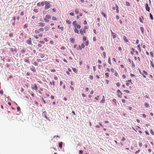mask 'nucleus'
Instances as JSON below:
<instances>
[{
    "instance_id": "obj_54",
    "label": "nucleus",
    "mask_w": 154,
    "mask_h": 154,
    "mask_svg": "<svg viewBox=\"0 0 154 154\" xmlns=\"http://www.w3.org/2000/svg\"><path fill=\"white\" fill-rule=\"evenodd\" d=\"M124 92H125L126 93H130L129 91L127 90H124Z\"/></svg>"
},
{
    "instance_id": "obj_35",
    "label": "nucleus",
    "mask_w": 154,
    "mask_h": 154,
    "mask_svg": "<svg viewBox=\"0 0 154 154\" xmlns=\"http://www.w3.org/2000/svg\"><path fill=\"white\" fill-rule=\"evenodd\" d=\"M126 5L127 6H130V5H131V4H130L129 3V2H127V1H126Z\"/></svg>"
},
{
    "instance_id": "obj_19",
    "label": "nucleus",
    "mask_w": 154,
    "mask_h": 154,
    "mask_svg": "<svg viewBox=\"0 0 154 154\" xmlns=\"http://www.w3.org/2000/svg\"><path fill=\"white\" fill-rule=\"evenodd\" d=\"M137 48L138 49L139 52H141V47H140V44H139V45H138L137 46Z\"/></svg>"
},
{
    "instance_id": "obj_55",
    "label": "nucleus",
    "mask_w": 154,
    "mask_h": 154,
    "mask_svg": "<svg viewBox=\"0 0 154 154\" xmlns=\"http://www.w3.org/2000/svg\"><path fill=\"white\" fill-rule=\"evenodd\" d=\"M33 11L35 13H37L38 12V10L36 9H34L33 10Z\"/></svg>"
},
{
    "instance_id": "obj_13",
    "label": "nucleus",
    "mask_w": 154,
    "mask_h": 154,
    "mask_svg": "<svg viewBox=\"0 0 154 154\" xmlns=\"http://www.w3.org/2000/svg\"><path fill=\"white\" fill-rule=\"evenodd\" d=\"M32 89H34L35 90H37L38 89L37 87L35 84H34L32 85Z\"/></svg>"
},
{
    "instance_id": "obj_5",
    "label": "nucleus",
    "mask_w": 154,
    "mask_h": 154,
    "mask_svg": "<svg viewBox=\"0 0 154 154\" xmlns=\"http://www.w3.org/2000/svg\"><path fill=\"white\" fill-rule=\"evenodd\" d=\"M26 42L27 44L29 45H31L32 44V41L31 38H29L28 39L26 40Z\"/></svg>"
},
{
    "instance_id": "obj_4",
    "label": "nucleus",
    "mask_w": 154,
    "mask_h": 154,
    "mask_svg": "<svg viewBox=\"0 0 154 154\" xmlns=\"http://www.w3.org/2000/svg\"><path fill=\"white\" fill-rule=\"evenodd\" d=\"M115 6H116L115 7L114 6H113L112 7V9L113 10H116L117 13H118L119 12V6L117 5V4H116L115 5Z\"/></svg>"
},
{
    "instance_id": "obj_17",
    "label": "nucleus",
    "mask_w": 154,
    "mask_h": 154,
    "mask_svg": "<svg viewBox=\"0 0 154 154\" xmlns=\"http://www.w3.org/2000/svg\"><path fill=\"white\" fill-rule=\"evenodd\" d=\"M38 56L41 58H43L45 57V55L43 54L39 53L38 54Z\"/></svg>"
},
{
    "instance_id": "obj_61",
    "label": "nucleus",
    "mask_w": 154,
    "mask_h": 154,
    "mask_svg": "<svg viewBox=\"0 0 154 154\" xmlns=\"http://www.w3.org/2000/svg\"><path fill=\"white\" fill-rule=\"evenodd\" d=\"M116 86L118 87H119L120 86V85L119 82H117L116 84Z\"/></svg>"
},
{
    "instance_id": "obj_34",
    "label": "nucleus",
    "mask_w": 154,
    "mask_h": 154,
    "mask_svg": "<svg viewBox=\"0 0 154 154\" xmlns=\"http://www.w3.org/2000/svg\"><path fill=\"white\" fill-rule=\"evenodd\" d=\"M26 52V50L24 48L22 49L21 51V52L22 54H24Z\"/></svg>"
},
{
    "instance_id": "obj_51",
    "label": "nucleus",
    "mask_w": 154,
    "mask_h": 154,
    "mask_svg": "<svg viewBox=\"0 0 154 154\" xmlns=\"http://www.w3.org/2000/svg\"><path fill=\"white\" fill-rule=\"evenodd\" d=\"M100 126H102V125L100 124H99V125H98L96 126V127L97 128H100Z\"/></svg>"
},
{
    "instance_id": "obj_8",
    "label": "nucleus",
    "mask_w": 154,
    "mask_h": 154,
    "mask_svg": "<svg viewBox=\"0 0 154 154\" xmlns=\"http://www.w3.org/2000/svg\"><path fill=\"white\" fill-rule=\"evenodd\" d=\"M85 45L83 43H82L81 45H79V49H78V48H77V49L78 50L79 49L80 50H82V48H85Z\"/></svg>"
},
{
    "instance_id": "obj_38",
    "label": "nucleus",
    "mask_w": 154,
    "mask_h": 154,
    "mask_svg": "<svg viewBox=\"0 0 154 154\" xmlns=\"http://www.w3.org/2000/svg\"><path fill=\"white\" fill-rule=\"evenodd\" d=\"M58 28L61 29L62 31H63V27L62 26H60V25H58Z\"/></svg>"
},
{
    "instance_id": "obj_47",
    "label": "nucleus",
    "mask_w": 154,
    "mask_h": 154,
    "mask_svg": "<svg viewBox=\"0 0 154 154\" xmlns=\"http://www.w3.org/2000/svg\"><path fill=\"white\" fill-rule=\"evenodd\" d=\"M150 55L151 56V57L153 58L154 57L153 52L152 51H151L150 52Z\"/></svg>"
},
{
    "instance_id": "obj_27",
    "label": "nucleus",
    "mask_w": 154,
    "mask_h": 154,
    "mask_svg": "<svg viewBox=\"0 0 154 154\" xmlns=\"http://www.w3.org/2000/svg\"><path fill=\"white\" fill-rule=\"evenodd\" d=\"M140 29L142 33L143 34L144 33V29L143 27H140Z\"/></svg>"
},
{
    "instance_id": "obj_18",
    "label": "nucleus",
    "mask_w": 154,
    "mask_h": 154,
    "mask_svg": "<svg viewBox=\"0 0 154 154\" xmlns=\"http://www.w3.org/2000/svg\"><path fill=\"white\" fill-rule=\"evenodd\" d=\"M144 105L146 108H149V104L147 103H144Z\"/></svg>"
},
{
    "instance_id": "obj_43",
    "label": "nucleus",
    "mask_w": 154,
    "mask_h": 154,
    "mask_svg": "<svg viewBox=\"0 0 154 154\" xmlns=\"http://www.w3.org/2000/svg\"><path fill=\"white\" fill-rule=\"evenodd\" d=\"M103 58H106V53L105 52H103Z\"/></svg>"
},
{
    "instance_id": "obj_23",
    "label": "nucleus",
    "mask_w": 154,
    "mask_h": 154,
    "mask_svg": "<svg viewBox=\"0 0 154 154\" xmlns=\"http://www.w3.org/2000/svg\"><path fill=\"white\" fill-rule=\"evenodd\" d=\"M52 82H50V84L51 85H53L54 86H55V82L54 80H52Z\"/></svg>"
},
{
    "instance_id": "obj_40",
    "label": "nucleus",
    "mask_w": 154,
    "mask_h": 154,
    "mask_svg": "<svg viewBox=\"0 0 154 154\" xmlns=\"http://www.w3.org/2000/svg\"><path fill=\"white\" fill-rule=\"evenodd\" d=\"M101 14L105 17L106 18L107 16L106 14H105L103 12H101Z\"/></svg>"
},
{
    "instance_id": "obj_42",
    "label": "nucleus",
    "mask_w": 154,
    "mask_h": 154,
    "mask_svg": "<svg viewBox=\"0 0 154 154\" xmlns=\"http://www.w3.org/2000/svg\"><path fill=\"white\" fill-rule=\"evenodd\" d=\"M110 71H111V72L112 73H113V72H114L115 71H116L114 68H111V69H110Z\"/></svg>"
},
{
    "instance_id": "obj_1",
    "label": "nucleus",
    "mask_w": 154,
    "mask_h": 154,
    "mask_svg": "<svg viewBox=\"0 0 154 154\" xmlns=\"http://www.w3.org/2000/svg\"><path fill=\"white\" fill-rule=\"evenodd\" d=\"M44 4L45 5L44 8L45 10H47L51 7V5L50 4V2L45 1L44 2Z\"/></svg>"
},
{
    "instance_id": "obj_10",
    "label": "nucleus",
    "mask_w": 154,
    "mask_h": 154,
    "mask_svg": "<svg viewBox=\"0 0 154 154\" xmlns=\"http://www.w3.org/2000/svg\"><path fill=\"white\" fill-rule=\"evenodd\" d=\"M130 83H131V84H133L131 80H128L126 81V85L127 86H128L130 85Z\"/></svg>"
},
{
    "instance_id": "obj_12",
    "label": "nucleus",
    "mask_w": 154,
    "mask_h": 154,
    "mask_svg": "<svg viewBox=\"0 0 154 154\" xmlns=\"http://www.w3.org/2000/svg\"><path fill=\"white\" fill-rule=\"evenodd\" d=\"M79 32L80 34L82 35H84V34L86 32V31L85 30H82V29H80Z\"/></svg>"
},
{
    "instance_id": "obj_7",
    "label": "nucleus",
    "mask_w": 154,
    "mask_h": 154,
    "mask_svg": "<svg viewBox=\"0 0 154 154\" xmlns=\"http://www.w3.org/2000/svg\"><path fill=\"white\" fill-rule=\"evenodd\" d=\"M45 23L42 22H40L38 23L37 26L39 27H44L45 26Z\"/></svg>"
},
{
    "instance_id": "obj_57",
    "label": "nucleus",
    "mask_w": 154,
    "mask_h": 154,
    "mask_svg": "<svg viewBox=\"0 0 154 154\" xmlns=\"http://www.w3.org/2000/svg\"><path fill=\"white\" fill-rule=\"evenodd\" d=\"M108 63L110 64L111 65V63L110 60V59L109 58L108 60Z\"/></svg>"
},
{
    "instance_id": "obj_64",
    "label": "nucleus",
    "mask_w": 154,
    "mask_h": 154,
    "mask_svg": "<svg viewBox=\"0 0 154 154\" xmlns=\"http://www.w3.org/2000/svg\"><path fill=\"white\" fill-rule=\"evenodd\" d=\"M89 78L91 80H92L93 78V77L92 75H89Z\"/></svg>"
},
{
    "instance_id": "obj_45",
    "label": "nucleus",
    "mask_w": 154,
    "mask_h": 154,
    "mask_svg": "<svg viewBox=\"0 0 154 154\" xmlns=\"http://www.w3.org/2000/svg\"><path fill=\"white\" fill-rule=\"evenodd\" d=\"M38 30L40 32H43L44 31V29L42 28H40L39 29H38Z\"/></svg>"
},
{
    "instance_id": "obj_62",
    "label": "nucleus",
    "mask_w": 154,
    "mask_h": 154,
    "mask_svg": "<svg viewBox=\"0 0 154 154\" xmlns=\"http://www.w3.org/2000/svg\"><path fill=\"white\" fill-rule=\"evenodd\" d=\"M105 82L106 84H108L109 83V81L108 79H106Z\"/></svg>"
},
{
    "instance_id": "obj_24",
    "label": "nucleus",
    "mask_w": 154,
    "mask_h": 154,
    "mask_svg": "<svg viewBox=\"0 0 154 154\" xmlns=\"http://www.w3.org/2000/svg\"><path fill=\"white\" fill-rule=\"evenodd\" d=\"M45 18L48 19H50L51 18V16L50 14H47L45 16Z\"/></svg>"
},
{
    "instance_id": "obj_26",
    "label": "nucleus",
    "mask_w": 154,
    "mask_h": 154,
    "mask_svg": "<svg viewBox=\"0 0 154 154\" xmlns=\"http://www.w3.org/2000/svg\"><path fill=\"white\" fill-rule=\"evenodd\" d=\"M150 64L151 65V66L152 68L154 69V64L152 61H150Z\"/></svg>"
},
{
    "instance_id": "obj_6",
    "label": "nucleus",
    "mask_w": 154,
    "mask_h": 154,
    "mask_svg": "<svg viewBox=\"0 0 154 154\" xmlns=\"http://www.w3.org/2000/svg\"><path fill=\"white\" fill-rule=\"evenodd\" d=\"M142 72H143L142 75H143V77L144 78H146V76L145 75H148L147 72L145 70H143Z\"/></svg>"
},
{
    "instance_id": "obj_20",
    "label": "nucleus",
    "mask_w": 154,
    "mask_h": 154,
    "mask_svg": "<svg viewBox=\"0 0 154 154\" xmlns=\"http://www.w3.org/2000/svg\"><path fill=\"white\" fill-rule=\"evenodd\" d=\"M72 69L73 71L75 72V73H77L78 72V70L75 68H72Z\"/></svg>"
},
{
    "instance_id": "obj_29",
    "label": "nucleus",
    "mask_w": 154,
    "mask_h": 154,
    "mask_svg": "<svg viewBox=\"0 0 154 154\" xmlns=\"http://www.w3.org/2000/svg\"><path fill=\"white\" fill-rule=\"evenodd\" d=\"M131 53L132 55L134 54V52L135 51V50L134 48H132L131 49Z\"/></svg>"
},
{
    "instance_id": "obj_25",
    "label": "nucleus",
    "mask_w": 154,
    "mask_h": 154,
    "mask_svg": "<svg viewBox=\"0 0 154 154\" xmlns=\"http://www.w3.org/2000/svg\"><path fill=\"white\" fill-rule=\"evenodd\" d=\"M70 40L71 42L72 43H74V42L75 41V39L74 38H70Z\"/></svg>"
},
{
    "instance_id": "obj_52",
    "label": "nucleus",
    "mask_w": 154,
    "mask_h": 154,
    "mask_svg": "<svg viewBox=\"0 0 154 154\" xmlns=\"http://www.w3.org/2000/svg\"><path fill=\"white\" fill-rule=\"evenodd\" d=\"M47 18H46L45 17V18H44V21L46 22V23H48V22H49V20H47Z\"/></svg>"
},
{
    "instance_id": "obj_28",
    "label": "nucleus",
    "mask_w": 154,
    "mask_h": 154,
    "mask_svg": "<svg viewBox=\"0 0 154 154\" xmlns=\"http://www.w3.org/2000/svg\"><path fill=\"white\" fill-rule=\"evenodd\" d=\"M75 12L76 14H78L79 13V9L76 8L75 9Z\"/></svg>"
},
{
    "instance_id": "obj_53",
    "label": "nucleus",
    "mask_w": 154,
    "mask_h": 154,
    "mask_svg": "<svg viewBox=\"0 0 154 154\" xmlns=\"http://www.w3.org/2000/svg\"><path fill=\"white\" fill-rule=\"evenodd\" d=\"M150 133L152 135H154V132L152 129L150 130Z\"/></svg>"
},
{
    "instance_id": "obj_14",
    "label": "nucleus",
    "mask_w": 154,
    "mask_h": 154,
    "mask_svg": "<svg viewBox=\"0 0 154 154\" xmlns=\"http://www.w3.org/2000/svg\"><path fill=\"white\" fill-rule=\"evenodd\" d=\"M42 116L43 117H44L45 118L47 119V112L45 111H44L42 112Z\"/></svg>"
},
{
    "instance_id": "obj_21",
    "label": "nucleus",
    "mask_w": 154,
    "mask_h": 154,
    "mask_svg": "<svg viewBox=\"0 0 154 154\" xmlns=\"http://www.w3.org/2000/svg\"><path fill=\"white\" fill-rule=\"evenodd\" d=\"M77 29V28H74V30L75 33L79 34V32Z\"/></svg>"
},
{
    "instance_id": "obj_22",
    "label": "nucleus",
    "mask_w": 154,
    "mask_h": 154,
    "mask_svg": "<svg viewBox=\"0 0 154 154\" xmlns=\"http://www.w3.org/2000/svg\"><path fill=\"white\" fill-rule=\"evenodd\" d=\"M63 143L61 142L59 143V146L61 149L62 148Z\"/></svg>"
},
{
    "instance_id": "obj_3",
    "label": "nucleus",
    "mask_w": 154,
    "mask_h": 154,
    "mask_svg": "<svg viewBox=\"0 0 154 154\" xmlns=\"http://www.w3.org/2000/svg\"><path fill=\"white\" fill-rule=\"evenodd\" d=\"M117 96L119 98H122V93L121 92V91L119 89L117 90Z\"/></svg>"
},
{
    "instance_id": "obj_50",
    "label": "nucleus",
    "mask_w": 154,
    "mask_h": 154,
    "mask_svg": "<svg viewBox=\"0 0 154 154\" xmlns=\"http://www.w3.org/2000/svg\"><path fill=\"white\" fill-rule=\"evenodd\" d=\"M98 68L99 69H101V67H102V66L101 65H100V64H99L98 65Z\"/></svg>"
},
{
    "instance_id": "obj_33",
    "label": "nucleus",
    "mask_w": 154,
    "mask_h": 154,
    "mask_svg": "<svg viewBox=\"0 0 154 154\" xmlns=\"http://www.w3.org/2000/svg\"><path fill=\"white\" fill-rule=\"evenodd\" d=\"M105 75L106 78H108L109 76V74L108 72H106L105 73Z\"/></svg>"
},
{
    "instance_id": "obj_44",
    "label": "nucleus",
    "mask_w": 154,
    "mask_h": 154,
    "mask_svg": "<svg viewBox=\"0 0 154 154\" xmlns=\"http://www.w3.org/2000/svg\"><path fill=\"white\" fill-rule=\"evenodd\" d=\"M105 102V99H102L100 101L101 103H104Z\"/></svg>"
},
{
    "instance_id": "obj_56",
    "label": "nucleus",
    "mask_w": 154,
    "mask_h": 154,
    "mask_svg": "<svg viewBox=\"0 0 154 154\" xmlns=\"http://www.w3.org/2000/svg\"><path fill=\"white\" fill-rule=\"evenodd\" d=\"M87 39L86 37L85 36H84L83 37V40L84 41H85Z\"/></svg>"
},
{
    "instance_id": "obj_31",
    "label": "nucleus",
    "mask_w": 154,
    "mask_h": 154,
    "mask_svg": "<svg viewBox=\"0 0 154 154\" xmlns=\"http://www.w3.org/2000/svg\"><path fill=\"white\" fill-rule=\"evenodd\" d=\"M24 61L26 62H27V63H29V59L28 58V57L26 58V59H25L24 60Z\"/></svg>"
},
{
    "instance_id": "obj_32",
    "label": "nucleus",
    "mask_w": 154,
    "mask_h": 154,
    "mask_svg": "<svg viewBox=\"0 0 154 154\" xmlns=\"http://www.w3.org/2000/svg\"><path fill=\"white\" fill-rule=\"evenodd\" d=\"M131 63H132L131 66H132V68H134L135 66V65L133 61L132 60L131 61Z\"/></svg>"
},
{
    "instance_id": "obj_58",
    "label": "nucleus",
    "mask_w": 154,
    "mask_h": 154,
    "mask_svg": "<svg viewBox=\"0 0 154 154\" xmlns=\"http://www.w3.org/2000/svg\"><path fill=\"white\" fill-rule=\"evenodd\" d=\"M97 62L99 64H101L102 63V61L100 60H98L97 61Z\"/></svg>"
},
{
    "instance_id": "obj_49",
    "label": "nucleus",
    "mask_w": 154,
    "mask_h": 154,
    "mask_svg": "<svg viewBox=\"0 0 154 154\" xmlns=\"http://www.w3.org/2000/svg\"><path fill=\"white\" fill-rule=\"evenodd\" d=\"M34 32H35V33L36 34H38L40 33V32H39L38 29L35 30L34 31Z\"/></svg>"
},
{
    "instance_id": "obj_16",
    "label": "nucleus",
    "mask_w": 154,
    "mask_h": 154,
    "mask_svg": "<svg viewBox=\"0 0 154 154\" xmlns=\"http://www.w3.org/2000/svg\"><path fill=\"white\" fill-rule=\"evenodd\" d=\"M30 69L33 72H35L36 71L35 68L33 66H32L31 67Z\"/></svg>"
},
{
    "instance_id": "obj_11",
    "label": "nucleus",
    "mask_w": 154,
    "mask_h": 154,
    "mask_svg": "<svg viewBox=\"0 0 154 154\" xmlns=\"http://www.w3.org/2000/svg\"><path fill=\"white\" fill-rule=\"evenodd\" d=\"M145 6L146 10L148 12H149L150 9V7L149 6L148 3H146L145 5Z\"/></svg>"
},
{
    "instance_id": "obj_39",
    "label": "nucleus",
    "mask_w": 154,
    "mask_h": 154,
    "mask_svg": "<svg viewBox=\"0 0 154 154\" xmlns=\"http://www.w3.org/2000/svg\"><path fill=\"white\" fill-rule=\"evenodd\" d=\"M52 20L54 21H57V18L54 17H52Z\"/></svg>"
},
{
    "instance_id": "obj_2",
    "label": "nucleus",
    "mask_w": 154,
    "mask_h": 154,
    "mask_svg": "<svg viewBox=\"0 0 154 154\" xmlns=\"http://www.w3.org/2000/svg\"><path fill=\"white\" fill-rule=\"evenodd\" d=\"M72 25L74 26V28L80 29L81 27V26L77 23V21L76 20L73 21L72 23Z\"/></svg>"
},
{
    "instance_id": "obj_46",
    "label": "nucleus",
    "mask_w": 154,
    "mask_h": 154,
    "mask_svg": "<svg viewBox=\"0 0 154 154\" xmlns=\"http://www.w3.org/2000/svg\"><path fill=\"white\" fill-rule=\"evenodd\" d=\"M143 42H141V45L142 46V47H143V48L144 49H145L146 45H143Z\"/></svg>"
},
{
    "instance_id": "obj_9",
    "label": "nucleus",
    "mask_w": 154,
    "mask_h": 154,
    "mask_svg": "<svg viewBox=\"0 0 154 154\" xmlns=\"http://www.w3.org/2000/svg\"><path fill=\"white\" fill-rule=\"evenodd\" d=\"M44 2H39L37 3V5L38 7L43 6L44 5Z\"/></svg>"
},
{
    "instance_id": "obj_15",
    "label": "nucleus",
    "mask_w": 154,
    "mask_h": 154,
    "mask_svg": "<svg viewBox=\"0 0 154 154\" xmlns=\"http://www.w3.org/2000/svg\"><path fill=\"white\" fill-rule=\"evenodd\" d=\"M123 40H124V42L125 43H127L128 42V39L127 37L125 36H123Z\"/></svg>"
},
{
    "instance_id": "obj_60",
    "label": "nucleus",
    "mask_w": 154,
    "mask_h": 154,
    "mask_svg": "<svg viewBox=\"0 0 154 154\" xmlns=\"http://www.w3.org/2000/svg\"><path fill=\"white\" fill-rule=\"evenodd\" d=\"M50 71L52 72H55L56 71V70L54 69H51Z\"/></svg>"
},
{
    "instance_id": "obj_37",
    "label": "nucleus",
    "mask_w": 154,
    "mask_h": 154,
    "mask_svg": "<svg viewBox=\"0 0 154 154\" xmlns=\"http://www.w3.org/2000/svg\"><path fill=\"white\" fill-rule=\"evenodd\" d=\"M83 44H85V45L86 46H87L89 45V42L88 41H87L85 42Z\"/></svg>"
},
{
    "instance_id": "obj_41",
    "label": "nucleus",
    "mask_w": 154,
    "mask_h": 154,
    "mask_svg": "<svg viewBox=\"0 0 154 154\" xmlns=\"http://www.w3.org/2000/svg\"><path fill=\"white\" fill-rule=\"evenodd\" d=\"M66 23L69 24H70L71 23V21L69 20H66Z\"/></svg>"
},
{
    "instance_id": "obj_59",
    "label": "nucleus",
    "mask_w": 154,
    "mask_h": 154,
    "mask_svg": "<svg viewBox=\"0 0 154 154\" xmlns=\"http://www.w3.org/2000/svg\"><path fill=\"white\" fill-rule=\"evenodd\" d=\"M49 29V27H45V29L46 31H48Z\"/></svg>"
},
{
    "instance_id": "obj_36",
    "label": "nucleus",
    "mask_w": 154,
    "mask_h": 154,
    "mask_svg": "<svg viewBox=\"0 0 154 154\" xmlns=\"http://www.w3.org/2000/svg\"><path fill=\"white\" fill-rule=\"evenodd\" d=\"M115 73L114 74V75L116 76V77H118L119 75V74L118 73V72L116 71H115V72H114Z\"/></svg>"
},
{
    "instance_id": "obj_63",
    "label": "nucleus",
    "mask_w": 154,
    "mask_h": 154,
    "mask_svg": "<svg viewBox=\"0 0 154 154\" xmlns=\"http://www.w3.org/2000/svg\"><path fill=\"white\" fill-rule=\"evenodd\" d=\"M9 36L10 37H11L13 36V33H11L9 34Z\"/></svg>"
},
{
    "instance_id": "obj_48",
    "label": "nucleus",
    "mask_w": 154,
    "mask_h": 154,
    "mask_svg": "<svg viewBox=\"0 0 154 154\" xmlns=\"http://www.w3.org/2000/svg\"><path fill=\"white\" fill-rule=\"evenodd\" d=\"M149 16H150V18L151 19V20H153V17L152 15L151 14V13L149 14Z\"/></svg>"
},
{
    "instance_id": "obj_30",
    "label": "nucleus",
    "mask_w": 154,
    "mask_h": 154,
    "mask_svg": "<svg viewBox=\"0 0 154 154\" xmlns=\"http://www.w3.org/2000/svg\"><path fill=\"white\" fill-rule=\"evenodd\" d=\"M143 18L142 16H141V17L139 18V20L140 22L143 23Z\"/></svg>"
}]
</instances>
